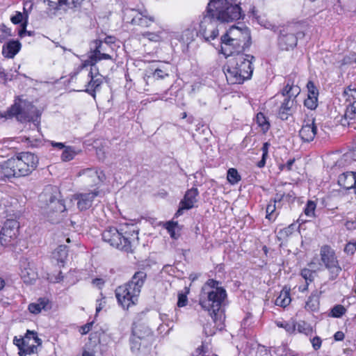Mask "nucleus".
<instances>
[{
  "instance_id": "nucleus-4",
  "label": "nucleus",
  "mask_w": 356,
  "mask_h": 356,
  "mask_svg": "<svg viewBox=\"0 0 356 356\" xmlns=\"http://www.w3.org/2000/svg\"><path fill=\"white\" fill-rule=\"evenodd\" d=\"M38 158L31 152H21L10 158L1 165V174L7 178L29 175L38 166Z\"/></svg>"
},
{
  "instance_id": "nucleus-58",
  "label": "nucleus",
  "mask_w": 356,
  "mask_h": 356,
  "mask_svg": "<svg viewBox=\"0 0 356 356\" xmlns=\"http://www.w3.org/2000/svg\"><path fill=\"white\" fill-rule=\"evenodd\" d=\"M270 147V143L268 142H266L264 143L261 150H262V156L268 157V148Z\"/></svg>"
},
{
  "instance_id": "nucleus-64",
  "label": "nucleus",
  "mask_w": 356,
  "mask_h": 356,
  "mask_svg": "<svg viewBox=\"0 0 356 356\" xmlns=\"http://www.w3.org/2000/svg\"><path fill=\"white\" fill-rule=\"evenodd\" d=\"M336 341H342L344 339V334L343 332L338 331L334 335Z\"/></svg>"
},
{
  "instance_id": "nucleus-18",
  "label": "nucleus",
  "mask_w": 356,
  "mask_h": 356,
  "mask_svg": "<svg viewBox=\"0 0 356 356\" xmlns=\"http://www.w3.org/2000/svg\"><path fill=\"white\" fill-rule=\"evenodd\" d=\"M133 334L143 340L144 348H149L154 341L153 332L145 324L136 325L133 328Z\"/></svg>"
},
{
  "instance_id": "nucleus-15",
  "label": "nucleus",
  "mask_w": 356,
  "mask_h": 356,
  "mask_svg": "<svg viewBox=\"0 0 356 356\" xmlns=\"http://www.w3.org/2000/svg\"><path fill=\"white\" fill-rule=\"evenodd\" d=\"M33 107L29 103L18 99L15 101L14 104L12 105L6 111H0V118L8 119L16 117L17 119L21 122L30 121L31 118L29 115L26 108Z\"/></svg>"
},
{
  "instance_id": "nucleus-26",
  "label": "nucleus",
  "mask_w": 356,
  "mask_h": 356,
  "mask_svg": "<svg viewBox=\"0 0 356 356\" xmlns=\"http://www.w3.org/2000/svg\"><path fill=\"white\" fill-rule=\"evenodd\" d=\"M21 43L17 40H10L3 46L2 53L5 57L13 58L20 50Z\"/></svg>"
},
{
  "instance_id": "nucleus-43",
  "label": "nucleus",
  "mask_w": 356,
  "mask_h": 356,
  "mask_svg": "<svg viewBox=\"0 0 356 356\" xmlns=\"http://www.w3.org/2000/svg\"><path fill=\"white\" fill-rule=\"evenodd\" d=\"M85 0H61L64 3L65 8L68 9H76L81 7Z\"/></svg>"
},
{
  "instance_id": "nucleus-11",
  "label": "nucleus",
  "mask_w": 356,
  "mask_h": 356,
  "mask_svg": "<svg viewBox=\"0 0 356 356\" xmlns=\"http://www.w3.org/2000/svg\"><path fill=\"white\" fill-rule=\"evenodd\" d=\"M19 222L13 218L7 219L0 231V243L5 247H14L18 243Z\"/></svg>"
},
{
  "instance_id": "nucleus-21",
  "label": "nucleus",
  "mask_w": 356,
  "mask_h": 356,
  "mask_svg": "<svg viewBox=\"0 0 356 356\" xmlns=\"http://www.w3.org/2000/svg\"><path fill=\"white\" fill-rule=\"evenodd\" d=\"M317 133V127L314 123V120H312L311 123L304 124L300 130L299 131V136L305 143L312 142Z\"/></svg>"
},
{
  "instance_id": "nucleus-38",
  "label": "nucleus",
  "mask_w": 356,
  "mask_h": 356,
  "mask_svg": "<svg viewBox=\"0 0 356 356\" xmlns=\"http://www.w3.org/2000/svg\"><path fill=\"white\" fill-rule=\"evenodd\" d=\"M343 96L346 98V101L350 104L356 100V88H352L351 86L346 88L343 92Z\"/></svg>"
},
{
  "instance_id": "nucleus-2",
  "label": "nucleus",
  "mask_w": 356,
  "mask_h": 356,
  "mask_svg": "<svg viewBox=\"0 0 356 356\" xmlns=\"http://www.w3.org/2000/svg\"><path fill=\"white\" fill-rule=\"evenodd\" d=\"M220 40L221 53L225 57L243 53L251 44L250 31L245 26H232L222 35Z\"/></svg>"
},
{
  "instance_id": "nucleus-56",
  "label": "nucleus",
  "mask_w": 356,
  "mask_h": 356,
  "mask_svg": "<svg viewBox=\"0 0 356 356\" xmlns=\"http://www.w3.org/2000/svg\"><path fill=\"white\" fill-rule=\"evenodd\" d=\"M92 323H93L92 322L88 323H86V325H84L83 326H82L80 330L81 333L82 334H87L91 330Z\"/></svg>"
},
{
  "instance_id": "nucleus-45",
  "label": "nucleus",
  "mask_w": 356,
  "mask_h": 356,
  "mask_svg": "<svg viewBox=\"0 0 356 356\" xmlns=\"http://www.w3.org/2000/svg\"><path fill=\"white\" fill-rule=\"evenodd\" d=\"M316 272L308 268H303L301 270L300 275L305 279V282H312L314 278Z\"/></svg>"
},
{
  "instance_id": "nucleus-53",
  "label": "nucleus",
  "mask_w": 356,
  "mask_h": 356,
  "mask_svg": "<svg viewBox=\"0 0 356 356\" xmlns=\"http://www.w3.org/2000/svg\"><path fill=\"white\" fill-rule=\"evenodd\" d=\"M187 302H188V300H187L186 296L183 293H179L177 306L179 307H184L186 305Z\"/></svg>"
},
{
  "instance_id": "nucleus-6",
  "label": "nucleus",
  "mask_w": 356,
  "mask_h": 356,
  "mask_svg": "<svg viewBox=\"0 0 356 356\" xmlns=\"http://www.w3.org/2000/svg\"><path fill=\"white\" fill-rule=\"evenodd\" d=\"M138 231L134 225H125L118 229L107 227L102 234V239L111 246L126 252L131 250V241L137 238Z\"/></svg>"
},
{
  "instance_id": "nucleus-35",
  "label": "nucleus",
  "mask_w": 356,
  "mask_h": 356,
  "mask_svg": "<svg viewBox=\"0 0 356 356\" xmlns=\"http://www.w3.org/2000/svg\"><path fill=\"white\" fill-rule=\"evenodd\" d=\"M78 154V152L76 151V149H74V147H71V146H67L62 154H61V160L63 161H70L71 160H72L76 155Z\"/></svg>"
},
{
  "instance_id": "nucleus-46",
  "label": "nucleus",
  "mask_w": 356,
  "mask_h": 356,
  "mask_svg": "<svg viewBox=\"0 0 356 356\" xmlns=\"http://www.w3.org/2000/svg\"><path fill=\"white\" fill-rule=\"evenodd\" d=\"M177 225L178 224L177 222H172V221H169V222H166V224H165V229L168 230L170 236L175 239H177L179 236L175 233V228L177 226Z\"/></svg>"
},
{
  "instance_id": "nucleus-12",
  "label": "nucleus",
  "mask_w": 356,
  "mask_h": 356,
  "mask_svg": "<svg viewBox=\"0 0 356 356\" xmlns=\"http://www.w3.org/2000/svg\"><path fill=\"white\" fill-rule=\"evenodd\" d=\"M321 260L330 273V280H334L341 271L334 250L329 245H323L320 250Z\"/></svg>"
},
{
  "instance_id": "nucleus-23",
  "label": "nucleus",
  "mask_w": 356,
  "mask_h": 356,
  "mask_svg": "<svg viewBox=\"0 0 356 356\" xmlns=\"http://www.w3.org/2000/svg\"><path fill=\"white\" fill-rule=\"evenodd\" d=\"M296 103L293 99L284 98L277 112V117L282 120H288L289 117L293 114V107Z\"/></svg>"
},
{
  "instance_id": "nucleus-3",
  "label": "nucleus",
  "mask_w": 356,
  "mask_h": 356,
  "mask_svg": "<svg viewBox=\"0 0 356 356\" xmlns=\"http://www.w3.org/2000/svg\"><path fill=\"white\" fill-rule=\"evenodd\" d=\"M232 58L225 68V74L229 84H240L251 78L253 72L252 60L254 57L244 53L230 55Z\"/></svg>"
},
{
  "instance_id": "nucleus-60",
  "label": "nucleus",
  "mask_w": 356,
  "mask_h": 356,
  "mask_svg": "<svg viewBox=\"0 0 356 356\" xmlns=\"http://www.w3.org/2000/svg\"><path fill=\"white\" fill-rule=\"evenodd\" d=\"M293 86V84H290L289 82H288L286 83V85L284 86V88H283L282 94L284 97H289L290 90H289V88H291V86Z\"/></svg>"
},
{
  "instance_id": "nucleus-32",
  "label": "nucleus",
  "mask_w": 356,
  "mask_h": 356,
  "mask_svg": "<svg viewBox=\"0 0 356 356\" xmlns=\"http://www.w3.org/2000/svg\"><path fill=\"white\" fill-rule=\"evenodd\" d=\"M319 298L317 291L312 293L309 297L305 304V309L312 312L316 311L318 309Z\"/></svg>"
},
{
  "instance_id": "nucleus-7",
  "label": "nucleus",
  "mask_w": 356,
  "mask_h": 356,
  "mask_svg": "<svg viewBox=\"0 0 356 356\" xmlns=\"http://www.w3.org/2000/svg\"><path fill=\"white\" fill-rule=\"evenodd\" d=\"M207 8L221 24L232 22L244 16L237 0H209Z\"/></svg>"
},
{
  "instance_id": "nucleus-28",
  "label": "nucleus",
  "mask_w": 356,
  "mask_h": 356,
  "mask_svg": "<svg viewBox=\"0 0 356 356\" xmlns=\"http://www.w3.org/2000/svg\"><path fill=\"white\" fill-rule=\"evenodd\" d=\"M169 76V69L166 64H162L160 66L152 70L147 75L148 78L154 80L163 79Z\"/></svg>"
},
{
  "instance_id": "nucleus-13",
  "label": "nucleus",
  "mask_w": 356,
  "mask_h": 356,
  "mask_svg": "<svg viewBox=\"0 0 356 356\" xmlns=\"http://www.w3.org/2000/svg\"><path fill=\"white\" fill-rule=\"evenodd\" d=\"M123 20L134 26L147 28L154 22V17L150 15L146 9L139 10L126 8L124 10Z\"/></svg>"
},
{
  "instance_id": "nucleus-59",
  "label": "nucleus",
  "mask_w": 356,
  "mask_h": 356,
  "mask_svg": "<svg viewBox=\"0 0 356 356\" xmlns=\"http://www.w3.org/2000/svg\"><path fill=\"white\" fill-rule=\"evenodd\" d=\"M293 86V84H290L289 82H288L286 83V85L284 86V88H283L282 94L284 97H289L290 90H289V88H291V86Z\"/></svg>"
},
{
  "instance_id": "nucleus-39",
  "label": "nucleus",
  "mask_w": 356,
  "mask_h": 356,
  "mask_svg": "<svg viewBox=\"0 0 356 356\" xmlns=\"http://www.w3.org/2000/svg\"><path fill=\"white\" fill-rule=\"evenodd\" d=\"M345 118L346 119H355L356 118V100L349 104L345 112Z\"/></svg>"
},
{
  "instance_id": "nucleus-63",
  "label": "nucleus",
  "mask_w": 356,
  "mask_h": 356,
  "mask_svg": "<svg viewBox=\"0 0 356 356\" xmlns=\"http://www.w3.org/2000/svg\"><path fill=\"white\" fill-rule=\"evenodd\" d=\"M52 147L55 148H58L59 149H65L66 147L65 146L64 143H57L54 141L50 142Z\"/></svg>"
},
{
  "instance_id": "nucleus-57",
  "label": "nucleus",
  "mask_w": 356,
  "mask_h": 356,
  "mask_svg": "<svg viewBox=\"0 0 356 356\" xmlns=\"http://www.w3.org/2000/svg\"><path fill=\"white\" fill-rule=\"evenodd\" d=\"M204 332L207 336H212L215 331L211 329V325L207 324L204 326Z\"/></svg>"
},
{
  "instance_id": "nucleus-8",
  "label": "nucleus",
  "mask_w": 356,
  "mask_h": 356,
  "mask_svg": "<svg viewBox=\"0 0 356 356\" xmlns=\"http://www.w3.org/2000/svg\"><path fill=\"white\" fill-rule=\"evenodd\" d=\"M113 47L107 43H103L102 40H96L90 44V51L88 59L84 60L83 68L90 66L94 67L101 60H113L111 53Z\"/></svg>"
},
{
  "instance_id": "nucleus-51",
  "label": "nucleus",
  "mask_w": 356,
  "mask_h": 356,
  "mask_svg": "<svg viewBox=\"0 0 356 356\" xmlns=\"http://www.w3.org/2000/svg\"><path fill=\"white\" fill-rule=\"evenodd\" d=\"M289 90H291L289 97H285L284 98L293 99V102L296 103V98L299 95L300 88L298 86L293 84V86L289 88Z\"/></svg>"
},
{
  "instance_id": "nucleus-52",
  "label": "nucleus",
  "mask_w": 356,
  "mask_h": 356,
  "mask_svg": "<svg viewBox=\"0 0 356 356\" xmlns=\"http://www.w3.org/2000/svg\"><path fill=\"white\" fill-rule=\"evenodd\" d=\"M26 338L28 339L33 338L35 342L37 343L38 346H40L42 344V340L40 338H38L37 332H35L28 330L26 334Z\"/></svg>"
},
{
  "instance_id": "nucleus-61",
  "label": "nucleus",
  "mask_w": 356,
  "mask_h": 356,
  "mask_svg": "<svg viewBox=\"0 0 356 356\" xmlns=\"http://www.w3.org/2000/svg\"><path fill=\"white\" fill-rule=\"evenodd\" d=\"M26 25H27L26 22L22 24V29L19 31V33H18L19 37H21V38L24 37V35L27 33Z\"/></svg>"
},
{
  "instance_id": "nucleus-20",
  "label": "nucleus",
  "mask_w": 356,
  "mask_h": 356,
  "mask_svg": "<svg viewBox=\"0 0 356 356\" xmlns=\"http://www.w3.org/2000/svg\"><path fill=\"white\" fill-rule=\"evenodd\" d=\"M21 277L25 283L32 284L38 277V273L33 265L27 259L20 261Z\"/></svg>"
},
{
  "instance_id": "nucleus-54",
  "label": "nucleus",
  "mask_w": 356,
  "mask_h": 356,
  "mask_svg": "<svg viewBox=\"0 0 356 356\" xmlns=\"http://www.w3.org/2000/svg\"><path fill=\"white\" fill-rule=\"evenodd\" d=\"M22 19H23V15L22 14V13H20V12H17L15 15L13 16L10 18L11 22L14 24H18L21 23Z\"/></svg>"
},
{
  "instance_id": "nucleus-14",
  "label": "nucleus",
  "mask_w": 356,
  "mask_h": 356,
  "mask_svg": "<svg viewBox=\"0 0 356 356\" xmlns=\"http://www.w3.org/2000/svg\"><path fill=\"white\" fill-rule=\"evenodd\" d=\"M220 24L206 8L205 14L200 23L198 33L207 41L214 40L219 34L218 25Z\"/></svg>"
},
{
  "instance_id": "nucleus-29",
  "label": "nucleus",
  "mask_w": 356,
  "mask_h": 356,
  "mask_svg": "<svg viewBox=\"0 0 356 356\" xmlns=\"http://www.w3.org/2000/svg\"><path fill=\"white\" fill-rule=\"evenodd\" d=\"M291 301V299L290 297L289 289L284 288L281 291L279 296L275 299V304L277 306L286 307L290 304Z\"/></svg>"
},
{
  "instance_id": "nucleus-16",
  "label": "nucleus",
  "mask_w": 356,
  "mask_h": 356,
  "mask_svg": "<svg viewBox=\"0 0 356 356\" xmlns=\"http://www.w3.org/2000/svg\"><path fill=\"white\" fill-rule=\"evenodd\" d=\"M87 76L89 80L85 85L86 88L82 91L87 92L95 99L97 92L101 89L104 76L99 72V70L95 65L90 67V70L87 74Z\"/></svg>"
},
{
  "instance_id": "nucleus-62",
  "label": "nucleus",
  "mask_w": 356,
  "mask_h": 356,
  "mask_svg": "<svg viewBox=\"0 0 356 356\" xmlns=\"http://www.w3.org/2000/svg\"><path fill=\"white\" fill-rule=\"evenodd\" d=\"M285 197L286 196L284 193H277L274 198L273 203L276 204V202H280L281 201L284 200Z\"/></svg>"
},
{
  "instance_id": "nucleus-48",
  "label": "nucleus",
  "mask_w": 356,
  "mask_h": 356,
  "mask_svg": "<svg viewBox=\"0 0 356 356\" xmlns=\"http://www.w3.org/2000/svg\"><path fill=\"white\" fill-rule=\"evenodd\" d=\"M144 38H147L150 41L159 42L161 40L160 33H152L149 31L145 32L142 34Z\"/></svg>"
},
{
  "instance_id": "nucleus-5",
  "label": "nucleus",
  "mask_w": 356,
  "mask_h": 356,
  "mask_svg": "<svg viewBox=\"0 0 356 356\" xmlns=\"http://www.w3.org/2000/svg\"><path fill=\"white\" fill-rule=\"evenodd\" d=\"M147 275L143 271L136 272L131 280L115 289V296L120 305L124 309H128L138 302Z\"/></svg>"
},
{
  "instance_id": "nucleus-55",
  "label": "nucleus",
  "mask_w": 356,
  "mask_h": 356,
  "mask_svg": "<svg viewBox=\"0 0 356 356\" xmlns=\"http://www.w3.org/2000/svg\"><path fill=\"white\" fill-rule=\"evenodd\" d=\"M311 342L314 349L316 350H318L321 346L322 341L318 337H314L312 339H311Z\"/></svg>"
},
{
  "instance_id": "nucleus-31",
  "label": "nucleus",
  "mask_w": 356,
  "mask_h": 356,
  "mask_svg": "<svg viewBox=\"0 0 356 356\" xmlns=\"http://www.w3.org/2000/svg\"><path fill=\"white\" fill-rule=\"evenodd\" d=\"M67 246L64 245H59L53 252V258L55 259L58 263L61 264L63 266L67 257Z\"/></svg>"
},
{
  "instance_id": "nucleus-33",
  "label": "nucleus",
  "mask_w": 356,
  "mask_h": 356,
  "mask_svg": "<svg viewBox=\"0 0 356 356\" xmlns=\"http://www.w3.org/2000/svg\"><path fill=\"white\" fill-rule=\"evenodd\" d=\"M44 3H47V10L49 12L54 15H56V12L63 7H65L64 3L61 2V0H42Z\"/></svg>"
},
{
  "instance_id": "nucleus-25",
  "label": "nucleus",
  "mask_w": 356,
  "mask_h": 356,
  "mask_svg": "<svg viewBox=\"0 0 356 356\" xmlns=\"http://www.w3.org/2000/svg\"><path fill=\"white\" fill-rule=\"evenodd\" d=\"M199 195V191L197 188H191L188 189L184 196V198L181 200V204H184V208H186V210H189L194 207L195 204L197 202V197Z\"/></svg>"
},
{
  "instance_id": "nucleus-34",
  "label": "nucleus",
  "mask_w": 356,
  "mask_h": 356,
  "mask_svg": "<svg viewBox=\"0 0 356 356\" xmlns=\"http://www.w3.org/2000/svg\"><path fill=\"white\" fill-rule=\"evenodd\" d=\"M295 331L305 335H311L313 332V329L309 324L305 321H299L294 323Z\"/></svg>"
},
{
  "instance_id": "nucleus-22",
  "label": "nucleus",
  "mask_w": 356,
  "mask_h": 356,
  "mask_svg": "<svg viewBox=\"0 0 356 356\" xmlns=\"http://www.w3.org/2000/svg\"><path fill=\"white\" fill-rule=\"evenodd\" d=\"M307 87L308 95L304 102V105L310 110H314L318 106V90L312 81H309Z\"/></svg>"
},
{
  "instance_id": "nucleus-10",
  "label": "nucleus",
  "mask_w": 356,
  "mask_h": 356,
  "mask_svg": "<svg viewBox=\"0 0 356 356\" xmlns=\"http://www.w3.org/2000/svg\"><path fill=\"white\" fill-rule=\"evenodd\" d=\"M57 189L52 186L47 187L40 195V202L44 205L41 207L49 214L51 213H62L65 211V205L63 200L57 197Z\"/></svg>"
},
{
  "instance_id": "nucleus-1",
  "label": "nucleus",
  "mask_w": 356,
  "mask_h": 356,
  "mask_svg": "<svg viewBox=\"0 0 356 356\" xmlns=\"http://www.w3.org/2000/svg\"><path fill=\"white\" fill-rule=\"evenodd\" d=\"M227 298L226 290L220 282L209 279L202 287L199 302L203 309L209 312L215 323H221L225 318L223 307Z\"/></svg>"
},
{
  "instance_id": "nucleus-42",
  "label": "nucleus",
  "mask_w": 356,
  "mask_h": 356,
  "mask_svg": "<svg viewBox=\"0 0 356 356\" xmlns=\"http://www.w3.org/2000/svg\"><path fill=\"white\" fill-rule=\"evenodd\" d=\"M12 35L10 28H8L4 24H0V42H3Z\"/></svg>"
},
{
  "instance_id": "nucleus-36",
  "label": "nucleus",
  "mask_w": 356,
  "mask_h": 356,
  "mask_svg": "<svg viewBox=\"0 0 356 356\" xmlns=\"http://www.w3.org/2000/svg\"><path fill=\"white\" fill-rule=\"evenodd\" d=\"M227 179L229 183L234 185L237 184L241 179V175L235 168H229L227 171Z\"/></svg>"
},
{
  "instance_id": "nucleus-9",
  "label": "nucleus",
  "mask_w": 356,
  "mask_h": 356,
  "mask_svg": "<svg viewBox=\"0 0 356 356\" xmlns=\"http://www.w3.org/2000/svg\"><path fill=\"white\" fill-rule=\"evenodd\" d=\"M303 35L298 24H290L282 26L277 38L279 48L285 51L294 49L297 45L298 37Z\"/></svg>"
},
{
  "instance_id": "nucleus-47",
  "label": "nucleus",
  "mask_w": 356,
  "mask_h": 356,
  "mask_svg": "<svg viewBox=\"0 0 356 356\" xmlns=\"http://www.w3.org/2000/svg\"><path fill=\"white\" fill-rule=\"evenodd\" d=\"M276 209L275 203H269L266 207V218L269 220H275L276 215L274 214Z\"/></svg>"
},
{
  "instance_id": "nucleus-30",
  "label": "nucleus",
  "mask_w": 356,
  "mask_h": 356,
  "mask_svg": "<svg viewBox=\"0 0 356 356\" xmlns=\"http://www.w3.org/2000/svg\"><path fill=\"white\" fill-rule=\"evenodd\" d=\"M16 346L18 347L19 356H26L37 352V346L29 345L27 341H21V343H16Z\"/></svg>"
},
{
  "instance_id": "nucleus-40",
  "label": "nucleus",
  "mask_w": 356,
  "mask_h": 356,
  "mask_svg": "<svg viewBox=\"0 0 356 356\" xmlns=\"http://www.w3.org/2000/svg\"><path fill=\"white\" fill-rule=\"evenodd\" d=\"M256 120L259 126L261 127L264 131H266L268 130L270 127V124L263 113H258L256 117Z\"/></svg>"
},
{
  "instance_id": "nucleus-37",
  "label": "nucleus",
  "mask_w": 356,
  "mask_h": 356,
  "mask_svg": "<svg viewBox=\"0 0 356 356\" xmlns=\"http://www.w3.org/2000/svg\"><path fill=\"white\" fill-rule=\"evenodd\" d=\"M130 344L131 351L135 353H138L141 348H144L143 340L134 334L130 339Z\"/></svg>"
},
{
  "instance_id": "nucleus-19",
  "label": "nucleus",
  "mask_w": 356,
  "mask_h": 356,
  "mask_svg": "<svg viewBox=\"0 0 356 356\" xmlns=\"http://www.w3.org/2000/svg\"><path fill=\"white\" fill-rule=\"evenodd\" d=\"M99 191L95 190L90 193H76L74 195V199L77 201V208L80 211L87 210L91 207L94 199L98 196Z\"/></svg>"
},
{
  "instance_id": "nucleus-49",
  "label": "nucleus",
  "mask_w": 356,
  "mask_h": 356,
  "mask_svg": "<svg viewBox=\"0 0 356 356\" xmlns=\"http://www.w3.org/2000/svg\"><path fill=\"white\" fill-rule=\"evenodd\" d=\"M22 141L26 143L28 146L31 147H39L42 144V140L40 139H31L29 137H24L22 138Z\"/></svg>"
},
{
  "instance_id": "nucleus-50",
  "label": "nucleus",
  "mask_w": 356,
  "mask_h": 356,
  "mask_svg": "<svg viewBox=\"0 0 356 356\" xmlns=\"http://www.w3.org/2000/svg\"><path fill=\"white\" fill-rule=\"evenodd\" d=\"M277 325L279 327H283L285 329V330L289 333H293L295 332V325L294 322L291 323H277Z\"/></svg>"
},
{
  "instance_id": "nucleus-24",
  "label": "nucleus",
  "mask_w": 356,
  "mask_h": 356,
  "mask_svg": "<svg viewBox=\"0 0 356 356\" xmlns=\"http://www.w3.org/2000/svg\"><path fill=\"white\" fill-rule=\"evenodd\" d=\"M339 185L346 189L355 188L356 186V173L354 172H346L341 174L338 177Z\"/></svg>"
},
{
  "instance_id": "nucleus-17",
  "label": "nucleus",
  "mask_w": 356,
  "mask_h": 356,
  "mask_svg": "<svg viewBox=\"0 0 356 356\" xmlns=\"http://www.w3.org/2000/svg\"><path fill=\"white\" fill-rule=\"evenodd\" d=\"M78 176L82 177L83 180L90 186H97L106 179L104 172L96 168L83 169L78 172Z\"/></svg>"
},
{
  "instance_id": "nucleus-41",
  "label": "nucleus",
  "mask_w": 356,
  "mask_h": 356,
  "mask_svg": "<svg viewBox=\"0 0 356 356\" xmlns=\"http://www.w3.org/2000/svg\"><path fill=\"white\" fill-rule=\"evenodd\" d=\"M316 204L314 201L309 200L304 209V213L306 216L313 218L315 216Z\"/></svg>"
},
{
  "instance_id": "nucleus-44",
  "label": "nucleus",
  "mask_w": 356,
  "mask_h": 356,
  "mask_svg": "<svg viewBox=\"0 0 356 356\" xmlns=\"http://www.w3.org/2000/svg\"><path fill=\"white\" fill-rule=\"evenodd\" d=\"M346 312V309L341 305H337L331 310V316L334 318L341 317Z\"/></svg>"
},
{
  "instance_id": "nucleus-27",
  "label": "nucleus",
  "mask_w": 356,
  "mask_h": 356,
  "mask_svg": "<svg viewBox=\"0 0 356 356\" xmlns=\"http://www.w3.org/2000/svg\"><path fill=\"white\" fill-rule=\"evenodd\" d=\"M49 300L47 298H39L36 302L29 304L28 307L29 311L33 314H38L42 310H47L50 308L49 307Z\"/></svg>"
}]
</instances>
